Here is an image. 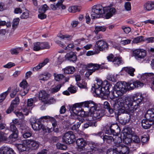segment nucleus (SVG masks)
Masks as SVG:
<instances>
[{
	"mask_svg": "<svg viewBox=\"0 0 154 154\" xmlns=\"http://www.w3.org/2000/svg\"><path fill=\"white\" fill-rule=\"evenodd\" d=\"M143 85V83L138 81L131 80L128 82H124L123 83L118 82L114 86L113 95L116 97H119L122 95L127 89L132 90L135 88L142 87Z\"/></svg>",
	"mask_w": 154,
	"mask_h": 154,
	"instance_id": "f257e3e1",
	"label": "nucleus"
},
{
	"mask_svg": "<svg viewBox=\"0 0 154 154\" xmlns=\"http://www.w3.org/2000/svg\"><path fill=\"white\" fill-rule=\"evenodd\" d=\"M82 108H88L89 112L94 120L99 119L104 115V111L100 109L99 105L95 103L93 101L90 100L81 103Z\"/></svg>",
	"mask_w": 154,
	"mask_h": 154,
	"instance_id": "f03ea898",
	"label": "nucleus"
},
{
	"mask_svg": "<svg viewBox=\"0 0 154 154\" xmlns=\"http://www.w3.org/2000/svg\"><path fill=\"white\" fill-rule=\"evenodd\" d=\"M82 108H88L89 112L94 120L99 119L104 115V111L100 109L99 105L95 103L93 101L90 100L81 103Z\"/></svg>",
	"mask_w": 154,
	"mask_h": 154,
	"instance_id": "7ed1b4c3",
	"label": "nucleus"
},
{
	"mask_svg": "<svg viewBox=\"0 0 154 154\" xmlns=\"http://www.w3.org/2000/svg\"><path fill=\"white\" fill-rule=\"evenodd\" d=\"M120 100H122V104L121 106V111L122 113H126L129 114L130 112V108H133V110L131 111L135 110L140 106V103H138V102L134 100V99L131 97L126 98L125 100H124L122 98H120Z\"/></svg>",
	"mask_w": 154,
	"mask_h": 154,
	"instance_id": "20e7f679",
	"label": "nucleus"
},
{
	"mask_svg": "<svg viewBox=\"0 0 154 154\" xmlns=\"http://www.w3.org/2000/svg\"><path fill=\"white\" fill-rule=\"evenodd\" d=\"M120 98L116 99L115 103L113 104V108H111L109 103L107 101H105L103 103V107L107 109L110 114H114L116 115H120L121 113V104H122V100H120Z\"/></svg>",
	"mask_w": 154,
	"mask_h": 154,
	"instance_id": "39448f33",
	"label": "nucleus"
},
{
	"mask_svg": "<svg viewBox=\"0 0 154 154\" xmlns=\"http://www.w3.org/2000/svg\"><path fill=\"white\" fill-rule=\"evenodd\" d=\"M116 10H94L91 14V18L93 19L100 17H105L109 19L115 14Z\"/></svg>",
	"mask_w": 154,
	"mask_h": 154,
	"instance_id": "423d86ee",
	"label": "nucleus"
},
{
	"mask_svg": "<svg viewBox=\"0 0 154 154\" xmlns=\"http://www.w3.org/2000/svg\"><path fill=\"white\" fill-rule=\"evenodd\" d=\"M76 144L77 146L78 149L80 151L83 150L87 146L89 148H96L98 147L97 144L92 141H86L83 138L78 139L76 141Z\"/></svg>",
	"mask_w": 154,
	"mask_h": 154,
	"instance_id": "0eeeda50",
	"label": "nucleus"
},
{
	"mask_svg": "<svg viewBox=\"0 0 154 154\" xmlns=\"http://www.w3.org/2000/svg\"><path fill=\"white\" fill-rule=\"evenodd\" d=\"M111 86L110 84H107L104 88L93 86L92 89L93 91L94 90V92L97 96L99 97L108 96L110 93L109 89Z\"/></svg>",
	"mask_w": 154,
	"mask_h": 154,
	"instance_id": "6e6552de",
	"label": "nucleus"
},
{
	"mask_svg": "<svg viewBox=\"0 0 154 154\" xmlns=\"http://www.w3.org/2000/svg\"><path fill=\"white\" fill-rule=\"evenodd\" d=\"M87 66V67L90 68L88 70L85 74L86 77L87 78L89 77L93 72L98 70L99 69H103L104 68L102 65L92 63L88 64Z\"/></svg>",
	"mask_w": 154,
	"mask_h": 154,
	"instance_id": "1a4fd4ad",
	"label": "nucleus"
},
{
	"mask_svg": "<svg viewBox=\"0 0 154 154\" xmlns=\"http://www.w3.org/2000/svg\"><path fill=\"white\" fill-rule=\"evenodd\" d=\"M63 142L67 144L72 143L75 140V136L72 131H68L65 133L62 137Z\"/></svg>",
	"mask_w": 154,
	"mask_h": 154,
	"instance_id": "9d476101",
	"label": "nucleus"
},
{
	"mask_svg": "<svg viewBox=\"0 0 154 154\" xmlns=\"http://www.w3.org/2000/svg\"><path fill=\"white\" fill-rule=\"evenodd\" d=\"M120 129L118 125L112 124L107 128L105 130L106 134L117 136L120 132Z\"/></svg>",
	"mask_w": 154,
	"mask_h": 154,
	"instance_id": "9b49d317",
	"label": "nucleus"
},
{
	"mask_svg": "<svg viewBox=\"0 0 154 154\" xmlns=\"http://www.w3.org/2000/svg\"><path fill=\"white\" fill-rule=\"evenodd\" d=\"M32 119H30L31 125L32 128L35 131H38L42 129V130L46 132V126L44 125L43 124L41 123L38 121V120L37 119L35 121V122H32Z\"/></svg>",
	"mask_w": 154,
	"mask_h": 154,
	"instance_id": "f8f14e48",
	"label": "nucleus"
},
{
	"mask_svg": "<svg viewBox=\"0 0 154 154\" xmlns=\"http://www.w3.org/2000/svg\"><path fill=\"white\" fill-rule=\"evenodd\" d=\"M80 103H76L73 105L72 107V111L75 115L78 116H84L85 114V112L82 109H80L79 107L82 108Z\"/></svg>",
	"mask_w": 154,
	"mask_h": 154,
	"instance_id": "ddd939ff",
	"label": "nucleus"
},
{
	"mask_svg": "<svg viewBox=\"0 0 154 154\" xmlns=\"http://www.w3.org/2000/svg\"><path fill=\"white\" fill-rule=\"evenodd\" d=\"M96 147V148H89V147L87 146L84 149L88 150L87 152H82L81 154H99L102 153L103 150L102 149H99Z\"/></svg>",
	"mask_w": 154,
	"mask_h": 154,
	"instance_id": "4468645a",
	"label": "nucleus"
},
{
	"mask_svg": "<svg viewBox=\"0 0 154 154\" xmlns=\"http://www.w3.org/2000/svg\"><path fill=\"white\" fill-rule=\"evenodd\" d=\"M131 139L132 142L131 143L130 148H133V150H135L139 146L140 139L138 136L136 135L133 136Z\"/></svg>",
	"mask_w": 154,
	"mask_h": 154,
	"instance_id": "2eb2a0df",
	"label": "nucleus"
},
{
	"mask_svg": "<svg viewBox=\"0 0 154 154\" xmlns=\"http://www.w3.org/2000/svg\"><path fill=\"white\" fill-rule=\"evenodd\" d=\"M96 45H97L99 52L100 51H103L107 50L108 48V45L107 42L103 40H100L96 42Z\"/></svg>",
	"mask_w": 154,
	"mask_h": 154,
	"instance_id": "dca6fc26",
	"label": "nucleus"
},
{
	"mask_svg": "<svg viewBox=\"0 0 154 154\" xmlns=\"http://www.w3.org/2000/svg\"><path fill=\"white\" fill-rule=\"evenodd\" d=\"M19 98L18 97H15V99L12 101L10 106L7 110L6 112L10 113L12 111H14V109H15L19 103Z\"/></svg>",
	"mask_w": 154,
	"mask_h": 154,
	"instance_id": "f3484780",
	"label": "nucleus"
},
{
	"mask_svg": "<svg viewBox=\"0 0 154 154\" xmlns=\"http://www.w3.org/2000/svg\"><path fill=\"white\" fill-rule=\"evenodd\" d=\"M10 129L13 133L9 136L10 139H16L18 137V131L15 125L10 123Z\"/></svg>",
	"mask_w": 154,
	"mask_h": 154,
	"instance_id": "a211bd4d",
	"label": "nucleus"
},
{
	"mask_svg": "<svg viewBox=\"0 0 154 154\" xmlns=\"http://www.w3.org/2000/svg\"><path fill=\"white\" fill-rule=\"evenodd\" d=\"M51 123L53 127V128H49L47 127L46 132L49 133L54 131L55 132L58 133L60 131V127L57 126V122L55 119L54 121H53Z\"/></svg>",
	"mask_w": 154,
	"mask_h": 154,
	"instance_id": "6ab92c4d",
	"label": "nucleus"
},
{
	"mask_svg": "<svg viewBox=\"0 0 154 154\" xmlns=\"http://www.w3.org/2000/svg\"><path fill=\"white\" fill-rule=\"evenodd\" d=\"M134 55L137 59H143L146 55V51L142 49H137L133 51Z\"/></svg>",
	"mask_w": 154,
	"mask_h": 154,
	"instance_id": "aec40b11",
	"label": "nucleus"
},
{
	"mask_svg": "<svg viewBox=\"0 0 154 154\" xmlns=\"http://www.w3.org/2000/svg\"><path fill=\"white\" fill-rule=\"evenodd\" d=\"M24 143L28 145V148L31 147L34 149H37L39 147L38 143L33 140H26Z\"/></svg>",
	"mask_w": 154,
	"mask_h": 154,
	"instance_id": "412c9836",
	"label": "nucleus"
},
{
	"mask_svg": "<svg viewBox=\"0 0 154 154\" xmlns=\"http://www.w3.org/2000/svg\"><path fill=\"white\" fill-rule=\"evenodd\" d=\"M154 79V74L152 73H145L142 75L141 77V80L143 82H148Z\"/></svg>",
	"mask_w": 154,
	"mask_h": 154,
	"instance_id": "4be33fe9",
	"label": "nucleus"
},
{
	"mask_svg": "<svg viewBox=\"0 0 154 154\" xmlns=\"http://www.w3.org/2000/svg\"><path fill=\"white\" fill-rule=\"evenodd\" d=\"M112 5L110 4L109 5L103 7L100 4H97L94 5L91 10H115L114 8L112 7Z\"/></svg>",
	"mask_w": 154,
	"mask_h": 154,
	"instance_id": "5701e85b",
	"label": "nucleus"
},
{
	"mask_svg": "<svg viewBox=\"0 0 154 154\" xmlns=\"http://www.w3.org/2000/svg\"><path fill=\"white\" fill-rule=\"evenodd\" d=\"M20 86L24 89L23 91L21 93V95L25 96L28 93L29 90V88L27 82L26 81H23L20 83Z\"/></svg>",
	"mask_w": 154,
	"mask_h": 154,
	"instance_id": "b1692460",
	"label": "nucleus"
},
{
	"mask_svg": "<svg viewBox=\"0 0 154 154\" xmlns=\"http://www.w3.org/2000/svg\"><path fill=\"white\" fill-rule=\"evenodd\" d=\"M65 59L70 62H75L77 59V56L73 52L68 53L65 56Z\"/></svg>",
	"mask_w": 154,
	"mask_h": 154,
	"instance_id": "393cba45",
	"label": "nucleus"
},
{
	"mask_svg": "<svg viewBox=\"0 0 154 154\" xmlns=\"http://www.w3.org/2000/svg\"><path fill=\"white\" fill-rule=\"evenodd\" d=\"M145 117L149 120L154 122V109L148 110L145 115Z\"/></svg>",
	"mask_w": 154,
	"mask_h": 154,
	"instance_id": "a878e982",
	"label": "nucleus"
},
{
	"mask_svg": "<svg viewBox=\"0 0 154 154\" xmlns=\"http://www.w3.org/2000/svg\"><path fill=\"white\" fill-rule=\"evenodd\" d=\"M152 121L149 120L148 119H143L141 122V125L143 128L145 129H147L150 128L151 125L153 124Z\"/></svg>",
	"mask_w": 154,
	"mask_h": 154,
	"instance_id": "bb28decb",
	"label": "nucleus"
},
{
	"mask_svg": "<svg viewBox=\"0 0 154 154\" xmlns=\"http://www.w3.org/2000/svg\"><path fill=\"white\" fill-rule=\"evenodd\" d=\"M77 124L74 125L72 128V129L73 130H76L80 127L81 124L85 122V120L82 117H78L76 120Z\"/></svg>",
	"mask_w": 154,
	"mask_h": 154,
	"instance_id": "cd10ccee",
	"label": "nucleus"
},
{
	"mask_svg": "<svg viewBox=\"0 0 154 154\" xmlns=\"http://www.w3.org/2000/svg\"><path fill=\"white\" fill-rule=\"evenodd\" d=\"M38 120V122H40L42 124L43 122H48L49 121L52 122L53 121H54V118L49 116H45L41 117Z\"/></svg>",
	"mask_w": 154,
	"mask_h": 154,
	"instance_id": "c85d7f7f",
	"label": "nucleus"
},
{
	"mask_svg": "<svg viewBox=\"0 0 154 154\" xmlns=\"http://www.w3.org/2000/svg\"><path fill=\"white\" fill-rule=\"evenodd\" d=\"M25 140L23 142L22 144H18L17 145V147L19 151L20 152H23L26 151L27 149H28V145L25 143Z\"/></svg>",
	"mask_w": 154,
	"mask_h": 154,
	"instance_id": "c756f323",
	"label": "nucleus"
},
{
	"mask_svg": "<svg viewBox=\"0 0 154 154\" xmlns=\"http://www.w3.org/2000/svg\"><path fill=\"white\" fill-rule=\"evenodd\" d=\"M49 60L48 59H45L42 63H40L36 66L33 68V71L34 72L37 71L38 70L41 69L48 62Z\"/></svg>",
	"mask_w": 154,
	"mask_h": 154,
	"instance_id": "7c9ffc66",
	"label": "nucleus"
},
{
	"mask_svg": "<svg viewBox=\"0 0 154 154\" xmlns=\"http://www.w3.org/2000/svg\"><path fill=\"white\" fill-rule=\"evenodd\" d=\"M0 151L1 154H15L13 150L8 147L2 148Z\"/></svg>",
	"mask_w": 154,
	"mask_h": 154,
	"instance_id": "2f4dec72",
	"label": "nucleus"
},
{
	"mask_svg": "<svg viewBox=\"0 0 154 154\" xmlns=\"http://www.w3.org/2000/svg\"><path fill=\"white\" fill-rule=\"evenodd\" d=\"M64 73L66 74H73L75 70V69L73 66H68L62 69Z\"/></svg>",
	"mask_w": 154,
	"mask_h": 154,
	"instance_id": "473e14b6",
	"label": "nucleus"
},
{
	"mask_svg": "<svg viewBox=\"0 0 154 154\" xmlns=\"http://www.w3.org/2000/svg\"><path fill=\"white\" fill-rule=\"evenodd\" d=\"M107 84H109V83L107 81H104L102 82L100 80H98L97 81V83L94 85V87L97 86L98 88L102 87L104 88L106 85Z\"/></svg>",
	"mask_w": 154,
	"mask_h": 154,
	"instance_id": "72a5a7b5",
	"label": "nucleus"
},
{
	"mask_svg": "<svg viewBox=\"0 0 154 154\" xmlns=\"http://www.w3.org/2000/svg\"><path fill=\"white\" fill-rule=\"evenodd\" d=\"M134 100L138 102V103H141L143 99L141 94L140 93H136L134 94L131 97Z\"/></svg>",
	"mask_w": 154,
	"mask_h": 154,
	"instance_id": "f704fd0d",
	"label": "nucleus"
},
{
	"mask_svg": "<svg viewBox=\"0 0 154 154\" xmlns=\"http://www.w3.org/2000/svg\"><path fill=\"white\" fill-rule=\"evenodd\" d=\"M38 97L40 100L44 101L47 99V94L45 91H40L38 94Z\"/></svg>",
	"mask_w": 154,
	"mask_h": 154,
	"instance_id": "c9c22d12",
	"label": "nucleus"
},
{
	"mask_svg": "<svg viewBox=\"0 0 154 154\" xmlns=\"http://www.w3.org/2000/svg\"><path fill=\"white\" fill-rule=\"evenodd\" d=\"M50 76V74L48 72L44 73L43 74H40L38 78L40 80L43 81L47 80Z\"/></svg>",
	"mask_w": 154,
	"mask_h": 154,
	"instance_id": "e433bc0d",
	"label": "nucleus"
},
{
	"mask_svg": "<svg viewBox=\"0 0 154 154\" xmlns=\"http://www.w3.org/2000/svg\"><path fill=\"white\" fill-rule=\"evenodd\" d=\"M57 36L62 39H65L68 41L71 40L72 38V35L68 34L63 35L61 33L58 34Z\"/></svg>",
	"mask_w": 154,
	"mask_h": 154,
	"instance_id": "4c0bfd02",
	"label": "nucleus"
},
{
	"mask_svg": "<svg viewBox=\"0 0 154 154\" xmlns=\"http://www.w3.org/2000/svg\"><path fill=\"white\" fill-rule=\"evenodd\" d=\"M122 145L118 144H114L113 146L112 149L116 154H120Z\"/></svg>",
	"mask_w": 154,
	"mask_h": 154,
	"instance_id": "58836bf2",
	"label": "nucleus"
},
{
	"mask_svg": "<svg viewBox=\"0 0 154 154\" xmlns=\"http://www.w3.org/2000/svg\"><path fill=\"white\" fill-rule=\"evenodd\" d=\"M103 139L104 142L111 144L113 142V138L111 136L105 135L103 137Z\"/></svg>",
	"mask_w": 154,
	"mask_h": 154,
	"instance_id": "ea45409f",
	"label": "nucleus"
},
{
	"mask_svg": "<svg viewBox=\"0 0 154 154\" xmlns=\"http://www.w3.org/2000/svg\"><path fill=\"white\" fill-rule=\"evenodd\" d=\"M106 27L104 26H95L94 32L96 34H97L99 32H104L106 31Z\"/></svg>",
	"mask_w": 154,
	"mask_h": 154,
	"instance_id": "a19ab883",
	"label": "nucleus"
},
{
	"mask_svg": "<svg viewBox=\"0 0 154 154\" xmlns=\"http://www.w3.org/2000/svg\"><path fill=\"white\" fill-rule=\"evenodd\" d=\"M124 70L131 76H133L134 75V73L135 71V69L132 67H126L124 69Z\"/></svg>",
	"mask_w": 154,
	"mask_h": 154,
	"instance_id": "79ce46f5",
	"label": "nucleus"
},
{
	"mask_svg": "<svg viewBox=\"0 0 154 154\" xmlns=\"http://www.w3.org/2000/svg\"><path fill=\"white\" fill-rule=\"evenodd\" d=\"M54 79L56 81H60L63 80L64 79V76L62 74H57L54 73Z\"/></svg>",
	"mask_w": 154,
	"mask_h": 154,
	"instance_id": "37998d69",
	"label": "nucleus"
},
{
	"mask_svg": "<svg viewBox=\"0 0 154 154\" xmlns=\"http://www.w3.org/2000/svg\"><path fill=\"white\" fill-rule=\"evenodd\" d=\"M11 89V88H9L7 91L3 93L0 95V103L2 102L5 100L8 94V91L10 90Z\"/></svg>",
	"mask_w": 154,
	"mask_h": 154,
	"instance_id": "c03bdc74",
	"label": "nucleus"
},
{
	"mask_svg": "<svg viewBox=\"0 0 154 154\" xmlns=\"http://www.w3.org/2000/svg\"><path fill=\"white\" fill-rule=\"evenodd\" d=\"M64 0H59L57 3L53 5L51 4V7L53 10L54 9H56L57 8H59L60 6L62 5L63 3Z\"/></svg>",
	"mask_w": 154,
	"mask_h": 154,
	"instance_id": "a18cd8bd",
	"label": "nucleus"
},
{
	"mask_svg": "<svg viewBox=\"0 0 154 154\" xmlns=\"http://www.w3.org/2000/svg\"><path fill=\"white\" fill-rule=\"evenodd\" d=\"M46 10H39V14L38 15V18L41 19L43 20L46 18L47 15L45 14Z\"/></svg>",
	"mask_w": 154,
	"mask_h": 154,
	"instance_id": "49530a36",
	"label": "nucleus"
},
{
	"mask_svg": "<svg viewBox=\"0 0 154 154\" xmlns=\"http://www.w3.org/2000/svg\"><path fill=\"white\" fill-rule=\"evenodd\" d=\"M120 154H128L129 152V148L128 146L122 145Z\"/></svg>",
	"mask_w": 154,
	"mask_h": 154,
	"instance_id": "de8ad7c7",
	"label": "nucleus"
},
{
	"mask_svg": "<svg viewBox=\"0 0 154 154\" xmlns=\"http://www.w3.org/2000/svg\"><path fill=\"white\" fill-rule=\"evenodd\" d=\"M143 36H140L133 38L132 42L134 44H137L143 41Z\"/></svg>",
	"mask_w": 154,
	"mask_h": 154,
	"instance_id": "09e8293b",
	"label": "nucleus"
},
{
	"mask_svg": "<svg viewBox=\"0 0 154 154\" xmlns=\"http://www.w3.org/2000/svg\"><path fill=\"white\" fill-rule=\"evenodd\" d=\"M33 107H30L28 105L25 106L24 108L23 109V111L24 112V114L26 115H28L29 112H31Z\"/></svg>",
	"mask_w": 154,
	"mask_h": 154,
	"instance_id": "8fccbe9b",
	"label": "nucleus"
},
{
	"mask_svg": "<svg viewBox=\"0 0 154 154\" xmlns=\"http://www.w3.org/2000/svg\"><path fill=\"white\" fill-rule=\"evenodd\" d=\"M97 125V124L95 122L88 121L84 124V127L85 128H87L89 126L96 127Z\"/></svg>",
	"mask_w": 154,
	"mask_h": 154,
	"instance_id": "3c124183",
	"label": "nucleus"
},
{
	"mask_svg": "<svg viewBox=\"0 0 154 154\" xmlns=\"http://www.w3.org/2000/svg\"><path fill=\"white\" fill-rule=\"evenodd\" d=\"M62 86V84L58 85L55 87L51 89V92L52 93H54L57 92L60 90Z\"/></svg>",
	"mask_w": 154,
	"mask_h": 154,
	"instance_id": "603ef678",
	"label": "nucleus"
},
{
	"mask_svg": "<svg viewBox=\"0 0 154 154\" xmlns=\"http://www.w3.org/2000/svg\"><path fill=\"white\" fill-rule=\"evenodd\" d=\"M122 61V58L120 57H115L113 63L115 66H118L120 64Z\"/></svg>",
	"mask_w": 154,
	"mask_h": 154,
	"instance_id": "864d4df0",
	"label": "nucleus"
},
{
	"mask_svg": "<svg viewBox=\"0 0 154 154\" xmlns=\"http://www.w3.org/2000/svg\"><path fill=\"white\" fill-rule=\"evenodd\" d=\"M40 45V42H37L34 43L33 50L36 51L42 50Z\"/></svg>",
	"mask_w": 154,
	"mask_h": 154,
	"instance_id": "5fc2aeb1",
	"label": "nucleus"
},
{
	"mask_svg": "<svg viewBox=\"0 0 154 154\" xmlns=\"http://www.w3.org/2000/svg\"><path fill=\"white\" fill-rule=\"evenodd\" d=\"M41 47L42 50L44 49H48L50 48V46L47 42H40Z\"/></svg>",
	"mask_w": 154,
	"mask_h": 154,
	"instance_id": "6e6d98bb",
	"label": "nucleus"
},
{
	"mask_svg": "<svg viewBox=\"0 0 154 154\" xmlns=\"http://www.w3.org/2000/svg\"><path fill=\"white\" fill-rule=\"evenodd\" d=\"M22 134L23 138H25L30 137L32 134V133L29 131V129L26 131L23 132V133Z\"/></svg>",
	"mask_w": 154,
	"mask_h": 154,
	"instance_id": "4d7b16f0",
	"label": "nucleus"
},
{
	"mask_svg": "<svg viewBox=\"0 0 154 154\" xmlns=\"http://www.w3.org/2000/svg\"><path fill=\"white\" fill-rule=\"evenodd\" d=\"M20 21L19 18H17L14 19L13 21L12 27L13 29H15L18 25Z\"/></svg>",
	"mask_w": 154,
	"mask_h": 154,
	"instance_id": "13d9d810",
	"label": "nucleus"
},
{
	"mask_svg": "<svg viewBox=\"0 0 154 154\" xmlns=\"http://www.w3.org/2000/svg\"><path fill=\"white\" fill-rule=\"evenodd\" d=\"M144 10H152L151 2H146L144 5Z\"/></svg>",
	"mask_w": 154,
	"mask_h": 154,
	"instance_id": "bf43d9fd",
	"label": "nucleus"
},
{
	"mask_svg": "<svg viewBox=\"0 0 154 154\" xmlns=\"http://www.w3.org/2000/svg\"><path fill=\"white\" fill-rule=\"evenodd\" d=\"M122 141V138L120 137H116L115 138H113V142L114 144H121Z\"/></svg>",
	"mask_w": 154,
	"mask_h": 154,
	"instance_id": "052dcab7",
	"label": "nucleus"
},
{
	"mask_svg": "<svg viewBox=\"0 0 154 154\" xmlns=\"http://www.w3.org/2000/svg\"><path fill=\"white\" fill-rule=\"evenodd\" d=\"M56 146L57 149L61 150H65L67 148L66 145L60 143H57Z\"/></svg>",
	"mask_w": 154,
	"mask_h": 154,
	"instance_id": "680f3d73",
	"label": "nucleus"
},
{
	"mask_svg": "<svg viewBox=\"0 0 154 154\" xmlns=\"http://www.w3.org/2000/svg\"><path fill=\"white\" fill-rule=\"evenodd\" d=\"M149 139V138L148 136L144 135L141 137L140 141L142 143H146L148 141Z\"/></svg>",
	"mask_w": 154,
	"mask_h": 154,
	"instance_id": "e2e57ef3",
	"label": "nucleus"
},
{
	"mask_svg": "<svg viewBox=\"0 0 154 154\" xmlns=\"http://www.w3.org/2000/svg\"><path fill=\"white\" fill-rule=\"evenodd\" d=\"M143 42H146L147 43H154V37H151L146 38L144 39Z\"/></svg>",
	"mask_w": 154,
	"mask_h": 154,
	"instance_id": "0e129e2a",
	"label": "nucleus"
},
{
	"mask_svg": "<svg viewBox=\"0 0 154 154\" xmlns=\"http://www.w3.org/2000/svg\"><path fill=\"white\" fill-rule=\"evenodd\" d=\"M19 91V89L17 88L12 89V91L10 94V96L11 98H13L16 95L17 92Z\"/></svg>",
	"mask_w": 154,
	"mask_h": 154,
	"instance_id": "69168bd1",
	"label": "nucleus"
},
{
	"mask_svg": "<svg viewBox=\"0 0 154 154\" xmlns=\"http://www.w3.org/2000/svg\"><path fill=\"white\" fill-rule=\"evenodd\" d=\"M123 142L125 144L131 146V143L132 142L131 139L126 137L123 139Z\"/></svg>",
	"mask_w": 154,
	"mask_h": 154,
	"instance_id": "338daca9",
	"label": "nucleus"
},
{
	"mask_svg": "<svg viewBox=\"0 0 154 154\" xmlns=\"http://www.w3.org/2000/svg\"><path fill=\"white\" fill-rule=\"evenodd\" d=\"M20 129L21 130V133H23V132L26 131L29 129L27 126L23 124H21L20 125Z\"/></svg>",
	"mask_w": 154,
	"mask_h": 154,
	"instance_id": "774afa93",
	"label": "nucleus"
}]
</instances>
